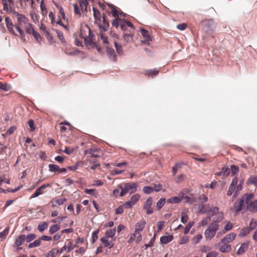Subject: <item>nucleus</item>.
Instances as JSON below:
<instances>
[{"label": "nucleus", "instance_id": "4", "mask_svg": "<svg viewBox=\"0 0 257 257\" xmlns=\"http://www.w3.org/2000/svg\"><path fill=\"white\" fill-rule=\"evenodd\" d=\"M253 198V195L252 194H249L245 195V202L247 205V209L252 213H255L257 211V199L252 201Z\"/></svg>", "mask_w": 257, "mask_h": 257}, {"label": "nucleus", "instance_id": "28", "mask_svg": "<svg viewBox=\"0 0 257 257\" xmlns=\"http://www.w3.org/2000/svg\"><path fill=\"white\" fill-rule=\"evenodd\" d=\"M223 244L220 246L219 250L222 252H228L231 249V245L226 243H222Z\"/></svg>", "mask_w": 257, "mask_h": 257}, {"label": "nucleus", "instance_id": "23", "mask_svg": "<svg viewBox=\"0 0 257 257\" xmlns=\"http://www.w3.org/2000/svg\"><path fill=\"white\" fill-rule=\"evenodd\" d=\"M6 26L8 29L9 32L12 34H15V31L13 29V24L11 19L9 17H6L5 19Z\"/></svg>", "mask_w": 257, "mask_h": 257}, {"label": "nucleus", "instance_id": "61", "mask_svg": "<svg viewBox=\"0 0 257 257\" xmlns=\"http://www.w3.org/2000/svg\"><path fill=\"white\" fill-rule=\"evenodd\" d=\"M115 47L116 48V50L118 54H121L122 52V47L121 45L117 44V43H114Z\"/></svg>", "mask_w": 257, "mask_h": 257}, {"label": "nucleus", "instance_id": "35", "mask_svg": "<svg viewBox=\"0 0 257 257\" xmlns=\"http://www.w3.org/2000/svg\"><path fill=\"white\" fill-rule=\"evenodd\" d=\"M48 226V223L46 222H42L39 223V224L38 225V229L40 232H43L44 231L46 228H47Z\"/></svg>", "mask_w": 257, "mask_h": 257}, {"label": "nucleus", "instance_id": "19", "mask_svg": "<svg viewBox=\"0 0 257 257\" xmlns=\"http://www.w3.org/2000/svg\"><path fill=\"white\" fill-rule=\"evenodd\" d=\"M245 200L243 198L240 199L239 201H235L234 203V210L236 212L241 211Z\"/></svg>", "mask_w": 257, "mask_h": 257}, {"label": "nucleus", "instance_id": "29", "mask_svg": "<svg viewBox=\"0 0 257 257\" xmlns=\"http://www.w3.org/2000/svg\"><path fill=\"white\" fill-rule=\"evenodd\" d=\"M248 243L246 242H244L242 243L239 247V248L238 249L237 253L238 254H241L243 253H244L248 248Z\"/></svg>", "mask_w": 257, "mask_h": 257}, {"label": "nucleus", "instance_id": "10", "mask_svg": "<svg viewBox=\"0 0 257 257\" xmlns=\"http://www.w3.org/2000/svg\"><path fill=\"white\" fill-rule=\"evenodd\" d=\"M123 186L127 193H133L137 191L138 184L135 182H131L124 184Z\"/></svg>", "mask_w": 257, "mask_h": 257}, {"label": "nucleus", "instance_id": "42", "mask_svg": "<svg viewBox=\"0 0 257 257\" xmlns=\"http://www.w3.org/2000/svg\"><path fill=\"white\" fill-rule=\"evenodd\" d=\"M249 232L250 230L248 228L244 227L240 230L238 235L240 237H244L247 235L249 233Z\"/></svg>", "mask_w": 257, "mask_h": 257}, {"label": "nucleus", "instance_id": "3", "mask_svg": "<svg viewBox=\"0 0 257 257\" xmlns=\"http://www.w3.org/2000/svg\"><path fill=\"white\" fill-rule=\"evenodd\" d=\"M80 36L87 44L91 45L93 43L94 35L88 25H85L81 28Z\"/></svg>", "mask_w": 257, "mask_h": 257}, {"label": "nucleus", "instance_id": "12", "mask_svg": "<svg viewBox=\"0 0 257 257\" xmlns=\"http://www.w3.org/2000/svg\"><path fill=\"white\" fill-rule=\"evenodd\" d=\"M202 24L204 26L203 29L206 32H208L214 28V22L211 19L203 21Z\"/></svg>", "mask_w": 257, "mask_h": 257}, {"label": "nucleus", "instance_id": "57", "mask_svg": "<svg viewBox=\"0 0 257 257\" xmlns=\"http://www.w3.org/2000/svg\"><path fill=\"white\" fill-rule=\"evenodd\" d=\"M162 189V185L160 184H155L153 187H152L153 192H159L161 191Z\"/></svg>", "mask_w": 257, "mask_h": 257}, {"label": "nucleus", "instance_id": "25", "mask_svg": "<svg viewBox=\"0 0 257 257\" xmlns=\"http://www.w3.org/2000/svg\"><path fill=\"white\" fill-rule=\"evenodd\" d=\"M159 70L156 68L153 69L146 70L144 71V73L148 76H156L158 74Z\"/></svg>", "mask_w": 257, "mask_h": 257}, {"label": "nucleus", "instance_id": "46", "mask_svg": "<svg viewBox=\"0 0 257 257\" xmlns=\"http://www.w3.org/2000/svg\"><path fill=\"white\" fill-rule=\"evenodd\" d=\"M41 239L39 238L38 239L35 240L33 242L30 243L28 245L29 248H33L39 246L41 244Z\"/></svg>", "mask_w": 257, "mask_h": 257}, {"label": "nucleus", "instance_id": "6", "mask_svg": "<svg viewBox=\"0 0 257 257\" xmlns=\"http://www.w3.org/2000/svg\"><path fill=\"white\" fill-rule=\"evenodd\" d=\"M140 195L139 194H136L133 195L130 200L123 204V207L125 208H131L135 205L137 202L139 200Z\"/></svg>", "mask_w": 257, "mask_h": 257}, {"label": "nucleus", "instance_id": "41", "mask_svg": "<svg viewBox=\"0 0 257 257\" xmlns=\"http://www.w3.org/2000/svg\"><path fill=\"white\" fill-rule=\"evenodd\" d=\"M166 203V199L165 198H161L157 203L156 208L158 210L161 209Z\"/></svg>", "mask_w": 257, "mask_h": 257}, {"label": "nucleus", "instance_id": "55", "mask_svg": "<svg viewBox=\"0 0 257 257\" xmlns=\"http://www.w3.org/2000/svg\"><path fill=\"white\" fill-rule=\"evenodd\" d=\"M2 3L3 5V9L5 11L8 12L10 7V4L7 0H2Z\"/></svg>", "mask_w": 257, "mask_h": 257}, {"label": "nucleus", "instance_id": "59", "mask_svg": "<svg viewBox=\"0 0 257 257\" xmlns=\"http://www.w3.org/2000/svg\"><path fill=\"white\" fill-rule=\"evenodd\" d=\"M40 9L41 11L43 12L42 14L44 15V12L45 14L47 13V9L44 4V0H42L40 2Z\"/></svg>", "mask_w": 257, "mask_h": 257}, {"label": "nucleus", "instance_id": "34", "mask_svg": "<svg viewBox=\"0 0 257 257\" xmlns=\"http://www.w3.org/2000/svg\"><path fill=\"white\" fill-rule=\"evenodd\" d=\"M181 201L182 198L178 196H175L168 199L167 202L169 203H179Z\"/></svg>", "mask_w": 257, "mask_h": 257}, {"label": "nucleus", "instance_id": "9", "mask_svg": "<svg viewBox=\"0 0 257 257\" xmlns=\"http://www.w3.org/2000/svg\"><path fill=\"white\" fill-rule=\"evenodd\" d=\"M26 239V235L24 234H22L19 235L16 238V240L13 244V246L14 247H17V250L22 249V248L20 247L21 245L23 244V243L25 242Z\"/></svg>", "mask_w": 257, "mask_h": 257}, {"label": "nucleus", "instance_id": "15", "mask_svg": "<svg viewBox=\"0 0 257 257\" xmlns=\"http://www.w3.org/2000/svg\"><path fill=\"white\" fill-rule=\"evenodd\" d=\"M146 221L144 219L140 220L135 225V233L139 234L144 228Z\"/></svg>", "mask_w": 257, "mask_h": 257}, {"label": "nucleus", "instance_id": "51", "mask_svg": "<svg viewBox=\"0 0 257 257\" xmlns=\"http://www.w3.org/2000/svg\"><path fill=\"white\" fill-rule=\"evenodd\" d=\"M37 237V235L34 233H31L28 234L27 236H26V239L27 242H30L31 241L33 240Z\"/></svg>", "mask_w": 257, "mask_h": 257}, {"label": "nucleus", "instance_id": "47", "mask_svg": "<svg viewBox=\"0 0 257 257\" xmlns=\"http://www.w3.org/2000/svg\"><path fill=\"white\" fill-rule=\"evenodd\" d=\"M116 232L115 228L109 229L106 231L105 235L107 237H112L114 236Z\"/></svg>", "mask_w": 257, "mask_h": 257}, {"label": "nucleus", "instance_id": "17", "mask_svg": "<svg viewBox=\"0 0 257 257\" xmlns=\"http://www.w3.org/2000/svg\"><path fill=\"white\" fill-rule=\"evenodd\" d=\"M236 237V234L232 232L227 235L221 239L220 242L221 243H229L232 241Z\"/></svg>", "mask_w": 257, "mask_h": 257}, {"label": "nucleus", "instance_id": "21", "mask_svg": "<svg viewBox=\"0 0 257 257\" xmlns=\"http://www.w3.org/2000/svg\"><path fill=\"white\" fill-rule=\"evenodd\" d=\"M18 22L20 25L27 24L28 23V19L24 15L17 14Z\"/></svg>", "mask_w": 257, "mask_h": 257}, {"label": "nucleus", "instance_id": "38", "mask_svg": "<svg viewBox=\"0 0 257 257\" xmlns=\"http://www.w3.org/2000/svg\"><path fill=\"white\" fill-rule=\"evenodd\" d=\"M60 228V226L58 224H54L51 225L49 228V232L51 234H53L56 232Z\"/></svg>", "mask_w": 257, "mask_h": 257}, {"label": "nucleus", "instance_id": "1", "mask_svg": "<svg viewBox=\"0 0 257 257\" xmlns=\"http://www.w3.org/2000/svg\"><path fill=\"white\" fill-rule=\"evenodd\" d=\"M110 13L114 18V19L111 21V24L113 27L118 28L120 26L121 30H126L127 27H131L132 28L133 24L131 22L119 18V15L122 16H124V15L122 12H120L116 10L114 6L111 7Z\"/></svg>", "mask_w": 257, "mask_h": 257}, {"label": "nucleus", "instance_id": "53", "mask_svg": "<svg viewBox=\"0 0 257 257\" xmlns=\"http://www.w3.org/2000/svg\"><path fill=\"white\" fill-rule=\"evenodd\" d=\"M16 127L15 126H11L10 128H9V129L7 131V132L6 133V134H3V136L4 137H5L6 136H8V135H10L11 134H12L15 131V130H16Z\"/></svg>", "mask_w": 257, "mask_h": 257}, {"label": "nucleus", "instance_id": "5", "mask_svg": "<svg viewBox=\"0 0 257 257\" xmlns=\"http://www.w3.org/2000/svg\"><path fill=\"white\" fill-rule=\"evenodd\" d=\"M219 228L217 223H211L208 228L205 230L204 235L206 238L211 239L215 235L216 231Z\"/></svg>", "mask_w": 257, "mask_h": 257}, {"label": "nucleus", "instance_id": "60", "mask_svg": "<svg viewBox=\"0 0 257 257\" xmlns=\"http://www.w3.org/2000/svg\"><path fill=\"white\" fill-rule=\"evenodd\" d=\"M189 241V237L187 236H183L180 240L179 243L180 244H184L187 243Z\"/></svg>", "mask_w": 257, "mask_h": 257}, {"label": "nucleus", "instance_id": "49", "mask_svg": "<svg viewBox=\"0 0 257 257\" xmlns=\"http://www.w3.org/2000/svg\"><path fill=\"white\" fill-rule=\"evenodd\" d=\"M242 181L240 182L239 184H238L236 186V190L235 191L234 193L233 196V197L234 198H236L238 196V192L240 191L242 189Z\"/></svg>", "mask_w": 257, "mask_h": 257}, {"label": "nucleus", "instance_id": "31", "mask_svg": "<svg viewBox=\"0 0 257 257\" xmlns=\"http://www.w3.org/2000/svg\"><path fill=\"white\" fill-rule=\"evenodd\" d=\"M79 6L81 10L85 12H87V6L88 5V2L87 0H79Z\"/></svg>", "mask_w": 257, "mask_h": 257}, {"label": "nucleus", "instance_id": "13", "mask_svg": "<svg viewBox=\"0 0 257 257\" xmlns=\"http://www.w3.org/2000/svg\"><path fill=\"white\" fill-rule=\"evenodd\" d=\"M50 186H51L49 184H43L40 187L37 189L34 193H33L32 195L31 198H35L38 197L40 195L43 194L44 193L45 189Z\"/></svg>", "mask_w": 257, "mask_h": 257}, {"label": "nucleus", "instance_id": "39", "mask_svg": "<svg viewBox=\"0 0 257 257\" xmlns=\"http://www.w3.org/2000/svg\"><path fill=\"white\" fill-rule=\"evenodd\" d=\"M15 27L16 29H17V30L19 33L20 36L21 37V40L23 42H25L26 41L25 35V33H24L23 30L22 29H21L18 25H15Z\"/></svg>", "mask_w": 257, "mask_h": 257}, {"label": "nucleus", "instance_id": "30", "mask_svg": "<svg viewBox=\"0 0 257 257\" xmlns=\"http://www.w3.org/2000/svg\"><path fill=\"white\" fill-rule=\"evenodd\" d=\"M219 212V208L217 207H213L208 210L207 214L208 217L210 218L212 216H214Z\"/></svg>", "mask_w": 257, "mask_h": 257}, {"label": "nucleus", "instance_id": "24", "mask_svg": "<svg viewBox=\"0 0 257 257\" xmlns=\"http://www.w3.org/2000/svg\"><path fill=\"white\" fill-rule=\"evenodd\" d=\"M55 6L59 10V15L58 17L59 19H63V20H65V15L64 13V11L63 9V8L58 4L55 3H54Z\"/></svg>", "mask_w": 257, "mask_h": 257}, {"label": "nucleus", "instance_id": "50", "mask_svg": "<svg viewBox=\"0 0 257 257\" xmlns=\"http://www.w3.org/2000/svg\"><path fill=\"white\" fill-rule=\"evenodd\" d=\"M185 202L190 204H193L196 201V198L194 197H190L188 196H185Z\"/></svg>", "mask_w": 257, "mask_h": 257}, {"label": "nucleus", "instance_id": "64", "mask_svg": "<svg viewBox=\"0 0 257 257\" xmlns=\"http://www.w3.org/2000/svg\"><path fill=\"white\" fill-rule=\"evenodd\" d=\"M9 233V228H6L2 232H0V238H5Z\"/></svg>", "mask_w": 257, "mask_h": 257}, {"label": "nucleus", "instance_id": "62", "mask_svg": "<svg viewBox=\"0 0 257 257\" xmlns=\"http://www.w3.org/2000/svg\"><path fill=\"white\" fill-rule=\"evenodd\" d=\"M208 208H209L208 205H202L200 207V212L202 213H204L205 212H207Z\"/></svg>", "mask_w": 257, "mask_h": 257}, {"label": "nucleus", "instance_id": "22", "mask_svg": "<svg viewBox=\"0 0 257 257\" xmlns=\"http://www.w3.org/2000/svg\"><path fill=\"white\" fill-rule=\"evenodd\" d=\"M224 218V214L222 212H219L216 215H214V217L212 219V222L214 223H217V222H219L221 221Z\"/></svg>", "mask_w": 257, "mask_h": 257}, {"label": "nucleus", "instance_id": "7", "mask_svg": "<svg viewBox=\"0 0 257 257\" xmlns=\"http://www.w3.org/2000/svg\"><path fill=\"white\" fill-rule=\"evenodd\" d=\"M152 204L153 198L150 197L147 199L143 205V209L146 211L147 214H151L154 212L153 209L152 207Z\"/></svg>", "mask_w": 257, "mask_h": 257}, {"label": "nucleus", "instance_id": "32", "mask_svg": "<svg viewBox=\"0 0 257 257\" xmlns=\"http://www.w3.org/2000/svg\"><path fill=\"white\" fill-rule=\"evenodd\" d=\"M101 241L104 244L105 247H109V248L113 246V244H111V242L108 240V237L104 236L100 239Z\"/></svg>", "mask_w": 257, "mask_h": 257}, {"label": "nucleus", "instance_id": "45", "mask_svg": "<svg viewBox=\"0 0 257 257\" xmlns=\"http://www.w3.org/2000/svg\"><path fill=\"white\" fill-rule=\"evenodd\" d=\"M231 175L234 176L237 174L239 172V168L234 165H231L230 167Z\"/></svg>", "mask_w": 257, "mask_h": 257}, {"label": "nucleus", "instance_id": "54", "mask_svg": "<svg viewBox=\"0 0 257 257\" xmlns=\"http://www.w3.org/2000/svg\"><path fill=\"white\" fill-rule=\"evenodd\" d=\"M188 220V216L186 213L185 212H182L181 214V221L183 223H185L187 222Z\"/></svg>", "mask_w": 257, "mask_h": 257}, {"label": "nucleus", "instance_id": "2", "mask_svg": "<svg viewBox=\"0 0 257 257\" xmlns=\"http://www.w3.org/2000/svg\"><path fill=\"white\" fill-rule=\"evenodd\" d=\"M94 23L97 24L101 31H107L109 27V23L105 16H102L98 10L94 7L92 8Z\"/></svg>", "mask_w": 257, "mask_h": 257}, {"label": "nucleus", "instance_id": "27", "mask_svg": "<svg viewBox=\"0 0 257 257\" xmlns=\"http://www.w3.org/2000/svg\"><path fill=\"white\" fill-rule=\"evenodd\" d=\"M106 52L110 59H112L114 61H116V55L114 49L109 47H107Z\"/></svg>", "mask_w": 257, "mask_h": 257}, {"label": "nucleus", "instance_id": "43", "mask_svg": "<svg viewBox=\"0 0 257 257\" xmlns=\"http://www.w3.org/2000/svg\"><path fill=\"white\" fill-rule=\"evenodd\" d=\"M28 25L25 27V31L27 34H31L35 31L33 27V25L28 23Z\"/></svg>", "mask_w": 257, "mask_h": 257}, {"label": "nucleus", "instance_id": "20", "mask_svg": "<svg viewBox=\"0 0 257 257\" xmlns=\"http://www.w3.org/2000/svg\"><path fill=\"white\" fill-rule=\"evenodd\" d=\"M174 238L173 235L168 234L167 235H164L160 238V242L162 244H166L169 242L172 241Z\"/></svg>", "mask_w": 257, "mask_h": 257}, {"label": "nucleus", "instance_id": "14", "mask_svg": "<svg viewBox=\"0 0 257 257\" xmlns=\"http://www.w3.org/2000/svg\"><path fill=\"white\" fill-rule=\"evenodd\" d=\"M140 31L142 35L145 39L144 40L142 41V43L149 44V42L152 40L151 37L149 33V32L143 28H141L140 29Z\"/></svg>", "mask_w": 257, "mask_h": 257}, {"label": "nucleus", "instance_id": "63", "mask_svg": "<svg viewBox=\"0 0 257 257\" xmlns=\"http://www.w3.org/2000/svg\"><path fill=\"white\" fill-rule=\"evenodd\" d=\"M210 221V217H207L201 221V222L200 223V225L202 226H205L207 225Z\"/></svg>", "mask_w": 257, "mask_h": 257}, {"label": "nucleus", "instance_id": "48", "mask_svg": "<svg viewBox=\"0 0 257 257\" xmlns=\"http://www.w3.org/2000/svg\"><path fill=\"white\" fill-rule=\"evenodd\" d=\"M194 225V222L193 221H192V222H189L187 225H186V226L185 227L184 230V231H183V233L185 234H187L189 231H190V229L191 228V227Z\"/></svg>", "mask_w": 257, "mask_h": 257}, {"label": "nucleus", "instance_id": "18", "mask_svg": "<svg viewBox=\"0 0 257 257\" xmlns=\"http://www.w3.org/2000/svg\"><path fill=\"white\" fill-rule=\"evenodd\" d=\"M99 150L96 148H91L85 151V154H90L92 158H99L100 155L98 154Z\"/></svg>", "mask_w": 257, "mask_h": 257}, {"label": "nucleus", "instance_id": "44", "mask_svg": "<svg viewBox=\"0 0 257 257\" xmlns=\"http://www.w3.org/2000/svg\"><path fill=\"white\" fill-rule=\"evenodd\" d=\"M49 168L50 172H56L59 171L60 167L58 165H55V164H49Z\"/></svg>", "mask_w": 257, "mask_h": 257}, {"label": "nucleus", "instance_id": "56", "mask_svg": "<svg viewBox=\"0 0 257 257\" xmlns=\"http://www.w3.org/2000/svg\"><path fill=\"white\" fill-rule=\"evenodd\" d=\"M20 187H17L14 189H7V190H5L3 188H0V193L1 192H3V193H7V192H15L17 191H18L19 189H20Z\"/></svg>", "mask_w": 257, "mask_h": 257}, {"label": "nucleus", "instance_id": "26", "mask_svg": "<svg viewBox=\"0 0 257 257\" xmlns=\"http://www.w3.org/2000/svg\"><path fill=\"white\" fill-rule=\"evenodd\" d=\"M233 228V224L230 222H227V223L225 225L224 228L219 232L218 233V235H222L223 234L225 233L227 231L231 230Z\"/></svg>", "mask_w": 257, "mask_h": 257}, {"label": "nucleus", "instance_id": "33", "mask_svg": "<svg viewBox=\"0 0 257 257\" xmlns=\"http://www.w3.org/2000/svg\"><path fill=\"white\" fill-rule=\"evenodd\" d=\"M203 236L201 234H198L194 236L192 238V243L193 244H196L199 242V241L202 239Z\"/></svg>", "mask_w": 257, "mask_h": 257}, {"label": "nucleus", "instance_id": "52", "mask_svg": "<svg viewBox=\"0 0 257 257\" xmlns=\"http://www.w3.org/2000/svg\"><path fill=\"white\" fill-rule=\"evenodd\" d=\"M257 225L256 224V220L254 219H252L250 221V222L249 225V230H253L255 228L256 226Z\"/></svg>", "mask_w": 257, "mask_h": 257}, {"label": "nucleus", "instance_id": "36", "mask_svg": "<svg viewBox=\"0 0 257 257\" xmlns=\"http://www.w3.org/2000/svg\"><path fill=\"white\" fill-rule=\"evenodd\" d=\"M59 251V250L56 248H52L47 253L46 257H55Z\"/></svg>", "mask_w": 257, "mask_h": 257}, {"label": "nucleus", "instance_id": "11", "mask_svg": "<svg viewBox=\"0 0 257 257\" xmlns=\"http://www.w3.org/2000/svg\"><path fill=\"white\" fill-rule=\"evenodd\" d=\"M66 198L64 197L62 198H53L49 204H51V206L53 207H57L58 206H60L63 204L65 201H66Z\"/></svg>", "mask_w": 257, "mask_h": 257}, {"label": "nucleus", "instance_id": "37", "mask_svg": "<svg viewBox=\"0 0 257 257\" xmlns=\"http://www.w3.org/2000/svg\"><path fill=\"white\" fill-rule=\"evenodd\" d=\"M12 87L10 84L7 83H3L0 82V89L4 91H8L11 89Z\"/></svg>", "mask_w": 257, "mask_h": 257}, {"label": "nucleus", "instance_id": "8", "mask_svg": "<svg viewBox=\"0 0 257 257\" xmlns=\"http://www.w3.org/2000/svg\"><path fill=\"white\" fill-rule=\"evenodd\" d=\"M125 31H129V33H125L123 35L124 40L126 43H130L133 41L134 36V27L133 25L132 28L131 27H127L126 30Z\"/></svg>", "mask_w": 257, "mask_h": 257}, {"label": "nucleus", "instance_id": "40", "mask_svg": "<svg viewBox=\"0 0 257 257\" xmlns=\"http://www.w3.org/2000/svg\"><path fill=\"white\" fill-rule=\"evenodd\" d=\"M247 183L257 186V176H252L247 180Z\"/></svg>", "mask_w": 257, "mask_h": 257}, {"label": "nucleus", "instance_id": "16", "mask_svg": "<svg viewBox=\"0 0 257 257\" xmlns=\"http://www.w3.org/2000/svg\"><path fill=\"white\" fill-rule=\"evenodd\" d=\"M238 179L237 177H234L231 182V183L229 186V189L227 191V195L230 196L232 194L233 192L235 191V187L237 184Z\"/></svg>", "mask_w": 257, "mask_h": 257}, {"label": "nucleus", "instance_id": "58", "mask_svg": "<svg viewBox=\"0 0 257 257\" xmlns=\"http://www.w3.org/2000/svg\"><path fill=\"white\" fill-rule=\"evenodd\" d=\"M143 191L145 194H150L153 192L152 187L145 186L143 189Z\"/></svg>", "mask_w": 257, "mask_h": 257}]
</instances>
